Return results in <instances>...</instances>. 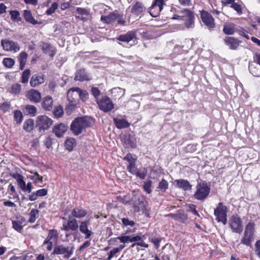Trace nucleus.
I'll use <instances>...</instances> for the list:
<instances>
[{
  "label": "nucleus",
  "instance_id": "obj_55",
  "mask_svg": "<svg viewBox=\"0 0 260 260\" xmlns=\"http://www.w3.org/2000/svg\"><path fill=\"white\" fill-rule=\"evenodd\" d=\"M146 171L145 169H138L135 175L141 179H144L146 176Z\"/></svg>",
  "mask_w": 260,
  "mask_h": 260
},
{
  "label": "nucleus",
  "instance_id": "obj_48",
  "mask_svg": "<svg viewBox=\"0 0 260 260\" xmlns=\"http://www.w3.org/2000/svg\"><path fill=\"white\" fill-rule=\"evenodd\" d=\"M3 63L6 68H11L14 65L15 61L11 58H5Z\"/></svg>",
  "mask_w": 260,
  "mask_h": 260
},
{
  "label": "nucleus",
  "instance_id": "obj_26",
  "mask_svg": "<svg viewBox=\"0 0 260 260\" xmlns=\"http://www.w3.org/2000/svg\"><path fill=\"white\" fill-rule=\"evenodd\" d=\"M23 17L25 20L28 23H31L33 25L41 24V22H39L37 21L32 16L31 12L29 10H24L23 11Z\"/></svg>",
  "mask_w": 260,
  "mask_h": 260
},
{
  "label": "nucleus",
  "instance_id": "obj_60",
  "mask_svg": "<svg viewBox=\"0 0 260 260\" xmlns=\"http://www.w3.org/2000/svg\"><path fill=\"white\" fill-rule=\"evenodd\" d=\"M121 221H122V223L125 226L129 225L131 226H133L135 224V223L134 222V221L130 220L128 218H122L121 219Z\"/></svg>",
  "mask_w": 260,
  "mask_h": 260
},
{
  "label": "nucleus",
  "instance_id": "obj_11",
  "mask_svg": "<svg viewBox=\"0 0 260 260\" xmlns=\"http://www.w3.org/2000/svg\"><path fill=\"white\" fill-rule=\"evenodd\" d=\"M133 207L135 212H139L140 210L145 209L144 205V198L143 196L136 195L132 199Z\"/></svg>",
  "mask_w": 260,
  "mask_h": 260
},
{
  "label": "nucleus",
  "instance_id": "obj_8",
  "mask_svg": "<svg viewBox=\"0 0 260 260\" xmlns=\"http://www.w3.org/2000/svg\"><path fill=\"white\" fill-rule=\"evenodd\" d=\"M1 43L3 49L6 51L17 52L20 49L17 43L10 40H2Z\"/></svg>",
  "mask_w": 260,
  "mask_h": 260
},
{
  "label": "nucleus",
  "instance_id": "obj_22",
  "mask_svg": "<svg viewBox=\"0 0 260 260\" xmlns=\"http://www.w3.org/2000/svg\"><path fill=\"white\" fill-rule=\"evenodd\" d=\"M136 37V34L134 32L131 31H128L126 34L121 35L117 38V40L124 42H129L133 40Z\"/></svg>",
  "mask_w": 260,
  "mask_h": 260
},
{
  "label": "nucleus",
  "instance_id": "obj_6",
  "mask_svg": "<svg viewBox=\"0 0 260 260\" xmlns=\"http://www.w3.org/2000/svg\"><path fill=\"white\" fill-rule=\"evenodd\" d=\"M77 89H79V88H71L68 90L67 93V99L69 101L70 104L68 108L71 107L72 109L74 108L78 103L79 91Z\"/></svg>",
  "mask_w": 260,
  "mask_h": 260
},
{
  "label": "nucleus",
  "instance_id": "obj_52",
  "mask_svg": "<svg viewBox=\"0 0 260 260\" xmlns=\"http://www.w3.org/2000/svg\"><path fill=\"white\" fill-rule=\"evenodd\" d=\"M13 228L18 232H20L23 228L22 222L19 220L12 221Z\"/></svg>",
  "mask_w": 260,
  "mask_h": 260
},
{
  "label": "nucleus",
  "instance_id": "obj_64",
  "mask_svg": "<svg viewBox=\"0 0 260 260\" xmlns=\"http://www.w3.org/2000/svg\"><path fill=\"white\" fill-rule=\"evenodd\" d=\"M161 240L160 238H153L151 239V242L153 243L156 249L159 247V243Z\"/></svg>",
  "mask_w": 260,
  "mask_h": 260
},
{
  "label": "nucleus",
  "instance_id": "obj_36",
  "mask_svg": "<svg viewBox=\"0 0 260 260\" xmlns=\"http://www.w3.org/2000/svg\"><path fill=\"white\" fill-rule=\"evenodd\" d=\"M42 49L45 53L48 54L50 56H53L55 55V52L54 48L49 44H43Z\"/></svg>",
  "mask_w": 260,
  "mask_h": 260
},
{
  "label": "nucleus",
  "instance_id": "obj_37",
  "mask_svg": "<svg viewBox=\"0 0 260 260\" xmlns=\"http://www.w3.org/2000/svg\"><path fill=\"white\" fill-rule=\"evenodd\" d=\"M34 122L31 119L25 120L23 123V129L27 132H30L34 128Z\"/></svg>",
  "mask_w": 260,
  "mask_h": 260
},
{
  "label": "nucleus",
  "instance_id": "obj_50",
  "mask_svg": "<svg viewBox=\"0 0 260 260\" xmlns=\"http://www.w3.org/2000/svg\"><path fill=\"white\" fill-rule=\"evenodd\" d=\"M26 111L31 116H35L37 113V108L32 105H26L25 107Z\"/></svg>",
  "mask_w": 260,
  "mask_h": 260
},
{
  "label": "nucleus",
  "instance_id": "obj_49",
  "mask_svg": "<svg viewBox=\"0 0 260 260\" xmlns=\"http://www.w3.org/2000/svg\"><path fill=\"white\" fill-rule=\"evenodd\" d=\"M30 74V71L29 69L25 70L22 73L21 77V82L23 83H26Z\"/></svg>",
  "mask_w": 260,
  "mask_h": 260
},
{
  "label": "nucleus",
  "instance_id": "obj_28",
  "mask_svg": "<svg viewBox=\"0 0 260 260\" xmlns=\"http://www.w3.org/2000/svg\"><path fill=\"white\" fill-rule=\"evenodd\" d=\"M237 31L235 24L233 23H226L223 26V32L228 35H233Z\"/></svg>",
  "mask_w": 260,
  "mask_h": 260
},
{
  "label": "nucleus",
  "instance_id": "obj_39",
  "mask_svg": "<svg viewBox=\"0 0 260 260\" xmlns=\"http://www.w3.org/2000/svg\"><path fill=\"white\" fill-rule=\"evenodd\" d=\"M253 240V236L244 233L243 237L241 239V243L246 246H249Z\"/></svg>",
  "mask_w": 260,
  "mask_h": 260
},
{
  "label": "nucleus",
  "instance_id": "obj_7",
  "mask_svg": "<svg viewBox=\"0 0 260 260\" xmlns=\"http://www.w3.org/2000/svg\"><path fill=\"white\" fill-rule=\"evenodd\" d=\"M53 121L51 119L45 115L39 116L36 120V126L40 131L48 129L52 124Z\"/></svg>",
  "mask_w": 260,
  "mask_h": 260
},
{
  "label": "nucleus",
  "instance_id": "obj_62",
  "mask_svg": "<svg viewBox=\"0 0 260 260\" xmlns=\"http://www.w3.org/2000/svg\"><path fill=\"white\" fill-rule=\"evenodd\" d=\"M124 147H132L134 148L135 147V144L132 142V141L130 139L129 137H127L126 138V140L124 142Z\"/></svg>",
  "mask_w": 260,
  "mask_h": 260
},
{
  "label": "nucleus",
  "instance_id": "obj_41",
  "mask_svg": "<svg viewBox=\"0 0 260 260\" xmlns=\"http://www.w3.org/2000/svg\"><path fill=\"white\" fill-rule=\"evenodd\" d=\"M187 12H192L189 10L184 9V10L179 12L178 14L174 15L172 18L177 19L176 17H180V19L185 21L189 17V15H188V14H187Z\"/></svg>",
  "mask_w": 260,
  "mask_h": 260
},
{
  "label": "nucleus",
  "instance_id": "obj_31",
  "mask_svg": "<svg viewBox=\"0 0 260 260\" xmlns=\"http://www.w3.org/2000/svg\"><path fill=\"white\" fill-rule=\"evenodd\" d=\"M31 175L28 176V178L34 181V183L37 184L43 182V177L40 175L38 172L30 171Z\"/></svg>",
  "mask_w": 260,
  "mask_h": 260
},
{
  "label": "nucleus",
  "instance_id": "obj_3",
  "mask_svg": "<svg viewBox=\"0 0 260 260\" xmlns=\"http://www.w3.org/2000/svg\"><path fill=\"white\" fill-rule=\"evenodd\" d=\"M227 212L228 208L223 205V203L222 202L218 203L214 212V214L217 222H222L224 225L226 224L227 223Z\"/></svg>",
  "mask_w": 260,
  "mask_h": 260
},
{
  "label": "nucleus",
  "instance_id": "obj_61",
  "mask_svg": "<svg viewBox=\"0 0 260 260\" xmlns=\"http://www.w3.org/2000/svg\"><path fill=\"white\" fill-rule=\"evenodd\" d=\"M112 92L113 94L118 93L119 95L123 96L124 94V90L121 88L117 87L112 89Z\"/></svg>",
  "mask_w": 260,
  "mask_h": 260
},
{
  "label": "nucleus",
  "instance_id": "obj_32",
  "mask_svg": "<svg viewBox=\"0 0 260 260\" xmlns=\"http://www.w3.org/2000/svg\"><path fill=\"white\" fill-rule=\"evenodd\" d=\"M64 145L67 150L71 151L76 146V141L75 139L73 138H68L66 140Z\"/></svg>",
  "mask_w": 260,
  "mask_h": 260
},
{
  "label": "nucleus",
  "instance_id": "obj_30",
  "mask_svg": "<svg viewBox=\"0 0 260 260\" xmlns=\"http://www.w3.org/2000/svg\"><path fill=\"white\" fill-rule=\"evenodd\" d=\"M116 126L119 129L126 128L129 126L128 122L125 119L114 118Z\"/></svg>",
  "mask_w": 260,
  "mask_h": 260
},
{
  "label": "nucleus",
  "instance_id": "obj_38",
  "mask_svg": "<svg viewBox=\"0 0 260 260\" xmlns=\"http://www.w3.org/2000/svg\"><path fill=\"white\" fill-rule=\"evenodd\" d=\"M69 218L70 219L68 220V223L69 224V227L70 228V230L73 231H77L79 228L78 221L75 218L71 219V216H69Z\"/></svg>",
  "mask_w": 260,
  "mask_h": 260
},
{
  "label": "nucleus",
  "instance_id": "obj_47",
  "mask_svg": "<svg viewBox=\"0 0 260 260\" xmlns=\"http://www.w3.org/2000/svg\"><path fill=\"white\" fill-rule=\"evenodd\" d=\"M14 117L16 123L18 124H20L23 118L22 112L19 110L15 111L14 112Z\"/></svg>",
  "mask_w": 260,
  "mask_h": 260
},
{
  "label": "nucleus",
  "instance_id": "obj_20",
  "mask_svg": "<svg viewBox=\"0 0 260 260\" xmlns=\"http://www.w3.org/2000/svg\"><path fill=\"white\" fill-rule=\"evenodd\" d=\"M118 17V11H115L107 16H102L101 20L106 23H111L114 22L117 19Z\"/></svg>",
  "mask_w": 260,
  "mask_h": 260
},
{
  "label": "nucleus",
  "instance_id": "obj_15",
  "mask_svg": "<svg viewBox=\"0 0 260 260\" xmlns=\"http://www.w3.org/2000/svg\"><path fill=\"white\" fill-rule=\"evenodd\" d=\"M45 76L42 74H35L32 76L30 80L31 87H37L45 82Z\"/></svg>",
  "mask_w": 260,
  "mask_h": 260
},
{
  "label": "nucleus",
  "instance_id": "obj_51",
  "mask_svg": "<svg viewBox=\"0 0 260 260\" xmlns=\"http://www.w3.org/2000/svg\"><path fill=\"white\" fill-rule=\"evenodd\" d=\"M168 182L165 179H162L161 181L159 182L158 188L161 190L163 192H165L166 190L168 188Z\"/></svg>",
  "mask_w": 260,
  "mask_h": 260
},
{
  "label": "nucleus",
  "instance_id": "obj_18",
  "mask_svg": "<svg viewBox=\"0 0 260 260\" xmlns=\"http://www.w3.org/2000/svg\"><path fill=\"white\" fill-rule=\"evenodd\" d=\"M27 98L31 102L38 103L41 99V95L39 91L35 89H31L27 93Z\"/></svg>",
  "mask_w": 260,
  "mask_h": 260
},
{
  "label": "nucleus",
  "instance_id": "obj_40",
  "mask_svg": "<svg viewBox=\"0 0 260 260\" xmlns=\"http://www.w3.org/2000/svg\"><path fill=\"white\" fill-rule=\"evenodd\" d=\"M255 224L254 222H249L245 226L244 233L253 236L254 233Z\"/></svg>",
  "mask_w": 260,
  "mask_h": 260
},
{
  "label": "nucleus",
  "instance_id": "obj_17",
  "mask_svg": "<svg viewBox=\"0 0 260 260\" xmlns=\"http://www.w3.org/2000/svg\"><path fill=\"white\" fill-rule=\"evenodd\" d=\"M89 224V220L81 221L79 225V230L81 233L85 235V238L88 239L92 234V232L88 228Z\"/></svg>",
  "mask_w": 260,
  "mask_h": 260
},
{
  "label": "nucleus",
  "instance_id": "obj_45",
  "mask_svg": "<svg viewBox=\"0 0 260 260\" xmlns=\"http://www.w3.org/2000/svg\"><path fill=\"white\" fill-rule=\"evenodd\" d=\"M10 14L11 15V18L13 21H20L21 20V18L20 17V14L18 11H10Z\"/></svg>",
  "mask_w": 260,
  "mask_h": 260
},
{
  "label": "nucleus",
  "instance_id": "obj_44",
  "mask_svg": "<svg viewBox=\"0 0 260 260\" xmlns=\"http://www.w3.org/2000/svg\"><path fill=\"white\" fill-rule=\"evenodd\" d=\"M39 211L37 209H33L30 211L29 213V218L28 221L30 223H34L35 222L36 219L38 217Z\"/></svg>",
  "mask_w": 260,
  "mask_h": 260
},
{
  "label": "nucleus",
  "instance_id": "obj_25",
  "mask_svg": "<svg viewBox=\"0 0 260 260\" xmlns=\"http://www.w3.org/2000/svg\"><path fill=\"white\" fill-rule=\"evenodd\" d=\"M53 101L50 96L45 97L42 103V107L47 111H50L52 109Z\"/></svg>",
  "mask_w": 260,
  "mask_h": 260
},
{
  "label": "nucleus",
  "instance_id": "obj_24",
  "mask_svg": "<svg viewBox=\"0 0 260 260\" xmlns=\"http://www.w3.org/2000/svg\"><path fill=\"white\" fill-rule=\"evenodd\" d=\"M175 182L176 183V186L177 187L182 188L185 190H190L191 188V185L187 180L179 179L176 180Z\"/></svg>",
  "mask_w": 260,
  "mask_h": 260
},
{
  "label": "nucleus",
  "instance_id": "obj_12",
  "mask_svg": "<svg viewBox=\"0 0 260 260\" xmlns=\"http://www.w3.org/2000/svg\"><path fill=\"white\" fill-rule=\"evenodd\" d=\"M201 18L203 23L209 29H211L215 27L214 18L208 12L202 11L201 13Z\"/></svg>",
  "mask_w": 260,
  "mask_h": 260
},
{
  "label": "nucleus",
  "instance_id": "obj_27",
  "mask_svg": "<svg viewBox=\"0 0 260 260\" xmlns=\"http://www.w3.org/2000/svg\"><path fill=\"white\" fill-rule=\"evenodd\" d=\"M167 216L171 217L175 220L180 222H184L187 219L186 215L184 214L182 211H180L175 214H169Z\"/></svg>",
  "mask_w": 260,
  "mask_h": 260
},
{
  "label": "nucleus",
  "instance_id": "obj_29",
  "mask_svg": "<svg viewBox=\"0 0 260 260\" xmlns=\"http://www.w3.org/2000/svg\"><path fill=\"white\" fill-rule=\"evenodd\" d=\"M12 177L16 180L19 187L23 190L25 188L26 185L23 176L20 174L15 173L12 175Z\"/></svg>",
  "mask_w": 260,
  "mask_h": 260
},
{
  "label": "nucleus",
  "instance_id": "obj_35",
  "mask_svg": "<svg viewBox=\"0 0 260 260\" xmlns=\"http://www.w3.org/2000/svg\"><path fill=\"white\" fill-rule=\"evenodd\" d=\"M187 14L189 15V17L185 20V25L187 28H192L194 26V15L192 12H187Z\"/></svg>",
  "mask_w": 260,
  "mask_h": 260
},
{
  "label": "nucleus",
  "instance_id": "obj_42",
  "mask_svg": "<svg viewBox=\"0 0 260 260\" xmlns=\"http://www.w3.org/2000/svg\"><path fill=\"white\" fill-rule=\"evenodd\" d=\"M125 247V245L122 244L118 247L113 248L110 251L108 254V259L110 260L116 253L122 250Z\"/></svg>",
  "mask_w": 260,
  "mask_h": 260
},
{
  "label": "nucleus",
  "instance_id": "obj_34",
  "mask_svg": "<svg viewBox=\"0 0 260 260\" xmlns=\"http://www.w3.org/2000/svg\"><path fill=\"white\" fill-rule=\"evenodd\" d=\"M28 55L25 52H22L19 55V61L20 62V69L22 70L26 64Z\"/></svg>",
  "mask_w": 260,
  "mask_h": 260
},
{
  "label": "nucleus",
  "instance_id": "obj_54",
  "mask_svg": "<svg viewBox=\"0 0 260 260\" xmlns=\"http://www.w3.org/2000/svg\"><path fill=\"white\" fill-rule=\"evenodd\" d=\"M58 4L56 2L53 3L52 4L51 7L46 11V14H47L48 15L52 14L53 13H54L55 12V10L57 9V7H58Z\"/></svg>",
  "mask_w": 260,
  "mask_h": 260
},
{
  "label": "nucleus",
  "instance_id": "obj_9",
  "mask_svg": "<svg viewBox=\"0 0 260 260\" xmlns=\"http://www.w3.org/2000/svg\"><path fill=\"white\" fill-rule=\"evenodd\" d=\"M100 109L106 112L111 111L114 108V104L107 96H102L100 100H97Z\"/></svg>",
  "mask_w": 260,
  "mask_h": 260
},
{
  "label": "nucleus",
  "instance_id": "obj_16",
  "mask_svg": "<svg viewBox=\"0 0 260 260\" xmlns=\"http://www.w3.org/2000/svg\"><path fill=\"white\" fill-rule=\"evenodd\" d=\"M67 129L68 126L66 125L60 123L53 127L52 132L57 137L60 138L63 136Z\"/></svg>",
  "mask_w": 260,
  "mask_h": 260
},
{
  "label": "nucleus",
  "instance_id": "obj_14",
  "mask_svg": "<svg viewBox=\"0 0 260 260\" xmlns=\"http://www.w3.org/2000/svg\"><path fill=\"white\" fill-rule=\"evenodd\" d=\"M224 41L229 48L232 50H236L239 47L241 41L238 39L232 37H226L224 38Z\"/></svg>",
  "mask_w": 260,
  "mask_h": 260
},
{
  "label": "nucleus",
  "instance_id": "obj_10",
  "mask_svg": "<svg viewBox=\"0 0 260 260\" xmlns=\"http://www.w3.org/2000/svg\"><path fill=\"white\" fill-rule=\"evenodd\" d=\"M164 5V0H155L149 8V13L153 17L159 15Z\"/></svg>",
  "mask_w": 260,
  "mask_h": 260
},
{
  "label": "nucleus",
  "instance_id": "obj_2",
  "mask_svg": "<svg viewBox=\"0 0 260 260\" xmlns=\"http://www.w3.org/2000/svg\"><path fill=\"white\" fill-rule=\"evenodd\" d=\"M210 192V188L206 182L198 183L194 197L198 200L203 201L207 198Z\"/></svg>",
  "mask_w": 260,
  "mask_h": 260
},
{
  "label": "nucleus",
  "instance_id": "obj_19",
  "mask_svg": "<svg viewBox=\"0 0 260 260\" xmlns=\"http://www.w3.org/2000/svg\"><path fill=\"white\" fill-rule=\"evenodd\" d=\"M87 212L81 207L75 208L72 211V216L74 218H82L86 216Z\"/></svg>",
  "mask_w": 260,
  "mask_h": 260
},
{
  "label": "nucleus",
  "instance_id": "obj_13",
  "mask_svg": "<svg viewBox=\"0 0 260 260\" xmlns=\"http://www.w3.org/2000/svg\"><path fill=\"white\" fill-rule=\"evenodd\" d=\"M118 240L125 245V243L128 242H134L140 241L141 240V237L139 236H120L115 238L114 241H117Z\"/></svg>",
  "mask_w": 260,
  "mask_h": 260
},
{
  "label": "nucleus",
  "instance_id": "obj_1",
  "mask_svg": "<svg viewBox=\"0 0 260 260\" xmlns=\"http://www.w3.org/2000/svg\"><path fill=\"white\" fill-rule=\"evenodd\" d=\"M94 123V119L90 117H79L72 122L71 130L76 136L80 134L84 130L90 127Z\"/></svg>",
  "mask_w": 260,
  "mask_h": 260
},
{
  "label": "nucleus",
  "instance_id": "obj_53",
  "mask_svg": "<svg viewBox=\"0 0 260 260\" xmlns=\"http://www.w3.org/2000/svg\"><path fill=\"white\" fill-rule=\"evenodd\" d=\"M53 114L56 117H60L63 114V111L62 107L61 106H58L55 107L53 111Z\"/></svg>",
  "mask_w": 260,
  "mask_h": 260
},
{
  "label": "nucleus",
  "instance_id": "obj_57",
  "mask_svg": "<svg viewBox=\"0 0 260 260\" xmlns=\"http://www.w3.org/2000/svg\"><path fill=\"white\" fill-rule=\"evenodd\" d=\"M58 79L56 78L53 79L49 83V89L54 91L55 88L57 86Z\"/></svg>",
  "mask_w": 260,
  "mask_h": 260
},
{
  "label": "nucleus",
  "instance_id": "obj_43",
  "mask_svg": "<svg viewBox=\"0 0 260 260\" xmlns=\"http://www.w3.org/2000/svg\"><path fill=\"white\" fill-rule=\"evenodd\" d=\"M21 90V85L19 83H15L11 86V89H10V92L12 94L17 95L20 93Z\"/></svg>",
  "mask_w": 260,
  "mask_h": 260
},
{
  "label": "nucleus",
  "instance_id": "obj_5",
  "mask_svg": "<svg viewBox=\"0 0 260 260\" xmlns=\"http://www.w3.org/2000/svg\"><path fill=\"white\" fill-rule=\"evenodd\" d=\"M229 225L234 233L240 234L243 229V225L241 218L237 215H233L229 221Z\"/></svg>",
  "mask_w": 260,
  "mask_h": 260
},
{
  "label": "nucleus",
  "instance_id": "obj_58",
  "mask_svg": "<svg viewBox=\"0 0 260 260\" xmlns=\"http://www.w3.org/2000/svg\"><path fill=\"white\" fill-rule=\"evenodd\" d=\"M233 9H234L238 14H241L242 13V9L241 5L238 4V3L234 2L231 6Z\"/></svg>",
  "mask_w": 260,
  "mask_h": 260
},
{
  "label": "nucleus",
  "instance_id": "obj_21",
  "mask_svg": "<svg viewBox=\"0 0 260 260\" xmlns=\"http://www.w3.org/2000/svg\"><path fill=\"white\" fill-rule=\"evenodd\" d=\"M74 79L76 81H84L90 80V78L84 69H81L76 72Z\"/></svg>",
  "mask_w": 260,
  "mask_h": 260
},
{
  "label": "nucleus",
  "instance_id": "obj_56",
  "mask_svg": "<svg viewBox=\"0 0 260 260\" xmlns=\"http://www.w3.org/2000/svg\"><path fill=\"white\" fill-rule=\"evenodd\" d=\"M152 183V182L151 180H148L145 182L143 184V188L148 193H150L151 192V187Z\"/></svg>",
  "mask_w": 260,
  "mask_h": 260
},
{
  "label": "nucleus",
  "instance_id": "obj_63",
  "mask_svg": "<svg viewBox=\"0 0 260 260\" xmlns=\"http://www.w3.org/2000/svg\"><path fill=\"white\" fill-rule=\"evenodd\" d=\"M91 92L94 97L98 100V97L100 95L101 91L100 90L96 88L93 87L91 88Z\"/></svg>",
  "mask_w": 260,
  "mask_h": 260
},
{
  "label": "nucleus",
  "instance_id": "obj_33",
  "mask_svg": "<svg viewBox=\"0 0 260 260\" xmlns=\"http://www.w3.org/2000/svg\"><path fill=\"white\" fill-rule=\"evenodd\" d=\"M58 234L57 230L52 229L49 231L48 235L45 239V243L48 242L49 241L53 240L56 241L58 239Z\"/></svg>",
  "mask_w": 260,
  "mask_h": 260
},
{
  "label": "nucleus",
  "instance_id": "obj_23",
  "mask_svg": "<svg viewBox=\"0 0 260 260\" xmlns=\"http://www.w3.org/2000/svg\"><path fill=\"white\" fill-rule=\"evenodd\" d=\"M146 8L143 4L140 2H137L134 6L132 7L131 12L135 15H139L140 13L145 11Z\"/></svg>",
  "mask_w": 260,
  "mask_h": 260
},
{
  "label": "nucleus",
  "instance_id": "obj_46",
  "mask_svg": "<svg viewBox=\"0 0 260 260\" xmlns=\"http://www.w3.org/2000/svg\"><path fill=\"white\" fill-rule=\"evenodd\" d=\"M77 89L79 91V98L82 101L84 102L88 99L89 94L86 90H82L80 88Z\"/></svg>",
  "mask_w": 260,
  "mask_h": 260
},
{
  "label": "nucleus",
  "instance_id": "obj_59",
  "mask_svg": "<svg viewBox=\"0 0 260 260\" xmlns=\"http://www.w3.org/2000/svg\"><path fill=\"white\" fill-rule=\"evenodd\" d=\"M52 139L50 137H46L44 141V144L48 149L52 147Z\"/></svg>",
  "mask_w": 260,
  "mask_h": 260
},
{
  "label": "nucleus",
  "instance_id": "obj_4",
  "mask_svg": "<svg viewBox=\"0 0 260 260\" xmlns=\"http://www.w3.org/2000/svg\"><path fill=\"white\" fill-rule=\"evenodd\" d=\"M74 247L73 245L66 246L64 245H58L54 249L53 254L62 255L64 258H69L73 253Z\"/></svg>",
  "mask_w": 260,
  "mask_h": 260
}]
</instances>
